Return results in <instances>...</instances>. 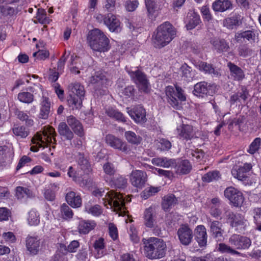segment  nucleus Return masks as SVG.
I'll return each instance as SVG.
<instances>
[{
    "mask_svg": "<svg viewBox=\"0 0 261 261\" xmlns=\"http://www.w3.org/2000/svg\"><path fill=\"white\" fill-rule=\"evenodd\" d=\"M144 253L150 259H160L165 256L166 244L163 240L155 237H150L143 240Z\"/></svg>",
    "mask_w": 261,
    "mask_h": 261,
    "instance_id": "1",
    "label": "nucleus"
},
{
    "mask_svg": "<svg viewBox=\"0 0 261 261\" xmlns=\"http://www.w3.org/2000/svg\"><path fill=\"white\" fill-rule=\"evenodd\" d=\"M176 32L173 26L165 22L159 26L152 35V42L156 48H161L168 44L174 38Z\"/></svg>",
    "mask_w": 261,
    "mask_h": 261,
    "instance_id": "2",
    "label": "nucleus"
},
{
    "mask_svg": "<svg viewBox=\"0 0 261 261\" xmlns=\"http://www.w3.org/2000/svg\"><path fill=\"white\" fill-rule=\"evenodd\" d=\"M87 41L90 48L94 51H107L110 49L108 38L98 29L89 31Z\"/></svg>",
    "mask_w": 261,
    "mask_h": 261,
    "instance_id": "3",
    "label": "nucleus"
},
{
    "mask_svg": "<svg viewBox=\"0 0 261 261\" xmlns=\"http://www.w3.org/2000/svg\"><path fill=\"white\" fill-rule=\"evenodd\" d=\"M69 97L67 101L69 107L78 109L82 103V98L85 95L84 88L79 83H71L68 85Z\"/></svg>",
    "mask_w": 261,
    "mask_h": 261,
    "instance_id": "4",
    "label": "nucleus"
},
{
    "mask_svg": "<svg viewBox=\"0 0 261 261\" xmlns=\"http://www.w3.org/2000/svg\"><path fill=\"white\" fill-rule=\"evenodd\" d=\"M55 136H56V132L52 127H49L47 131L44 132L43 135L37 133L32 140V143L36 145L32 146L31 147V150L33 152H37L40 147H47L48 144L51 142V138H53V139L55 141Z\"/></svg>",
    "mask_w": 261,
    "mask_h": 261,
    "instance_id": "5",
    "label": "nucleus"
},
{
    "mask_svg": "<svg viewBox=\"0 0 261 261\" xmlns=\"http://www.w3.org/2000/svg\"><path fill=\"white\" fill-rule=\"evenodd\" d=\"M165 93L168 103L176 109H179L181 107L179 101H184L186 99L184 90L178 86H176L175 89L172 86H167L165 89Z\"/></svg>",
    "mask_w": 261,
    "mask_h": 261,
    "instance_id": "6",
    "label": "nucleus"
},
{
    "mask_svg": "<svg viewBox=\"0 0 261 261\" xmlns=\"http://www.w3.org/2000/svg\"><path fill=\"white\" fill-rule=\"evenodd\" d=\"M127 72L140 91L146 94L150 92L151 88L149 81L144 72L139 69L135 71L127 70Z\"/></svg>",
    "mask_w": 261,
    "mask_h": 261,
    "instance_id": "7",
    "label": "nucleus"
},
{
    "mask_svg": "<svg viewBox=\"0 0 261 261\" xmlns=\"http://www.w3.org/2000/svg\"><path fill=\"white\" fill-rule=\"evenodd\" d=\"M224 196L236 207L241 206L244 200L242 192L233 187H228L225 190Z\"/></svg>",
    "mask_w": 261,
    "mask_h": 261,
    "instance_id": "8",
    "label": "nucleus"
},
{
    "mask_svg": "<svg viewBox=\"0 0 261 261\" xmlns=\"http://www.w3.org/2000/svg\"><path fill=\"white\" fill-rule=\"evenodd\" d=\"M229 243L237 249H246L251 244V241L249 238L237 234H234L229 238Z\"/></svg>",
    "mask_w": 261,
    "mask_h": 261,
    "instance_id": "9",
    "label": "nucleus"
},
{
    "mask_svg": "<svg viewBox=\"0 0 261 261\" xmlns=\"http://www.w3.org/2000/svg\"><path fill=\"white\" fill-rule=\"evenodd\" d=\"M105 140L108 145L115 149H119L125 153H127L130 150L126 143L112 135H107Z\"/></svg>",
    "mask_w": 261,
    "mask_h": 261,
    "instance_id": "10",
    "label": "nucleus"
},
{
    "mask_svg": "<svg viewBox=\"0 0 261 261\" xmlns=\"http://www.w3.org/2000/svg\"><path fill=\"white\" fill-rule=\"evenodd\" d=\"M130 181L134 187L142 188L147 181L146 173L141 170L133 171L130 175Z\"/></svg>",
    "mask_w": 261,
    "mask_h": 261,
    "instance_id": "11",
    "label": "nucleus"
},
{
    "mask_svg": "<svg viewBox=\"0 0 261 261\" xmlns=\"http://www.w3.org/2000/svg\"><path fill=\"white\" fill-rule=\"evenodd\" d=\"M258 35L257 31L254 29L247 30L241 32H238L235 34L234 39L237 42H242L243 40H246L248 42H255L256 37Z\"/></svg>",
    "mask_w": 261,
    "mask_h": 261,
    "instance_id": "12",
    "label": "nucleus"
},
{
    "mask_svg": "<svg viewBox=\"0 0 261 261\" xmlns=\"http://www.w3.org/2000/svg\"><path fill=\"white\" fill-rule=\"evenodd\" d=\"M225 215L227 219L228 223L230 224L232 227H240V228L244 227L243 218L240 214H236L230 211H226Z\"/></svg>",
    "mask_w": 261,
    "mask_h": 261,
    "instance_id": "13",
    "label": "nucleus"
},
{
    "mask_svg": "<svg viewBox=\"0 0 261 261\" xmlns=\"http://www.w3.org/2000/svg\"><path fill=\"white\" fill-rule=\"evenodd\" d=\"M179 137L187 141L194 138H197L193 126L189 124H182L177 128Z\"/></svg>",
    "mask_w": 261,
    "mask_h": 261,
    "instance_id": "14",
    "label": "nucleus"
},
{
    "mask_svg": "<svg viewBox=\"0 0 261 261\" xmlns=\"http://www.w3.org/2000/svg\"><path fill=\"white\" fill-rule=\"evenodd\" d=\"M127 112L131 118L137 123L144 122L146 120V111L140 105L135 107Z\"/></svg>",
    "mask_w": 261,
    "mask_h": 261,
    "instance_id": "15",
    "label": "nucleus"
},
{
    "mask_svg": "<svg viewBox=\"0 0 261 261\" xmlns=\"http://www.w3.org/2000/svg\"><path fill=\"white\" fill-rule=\"evenodd\" d=\"M213 86L205 82H201L195 85L193 93L194 95L203 97L212 92Z\"/></svg>",
    "mask_w": 261,
    "mask_h": 261,
    "instance_id": "16",
    "label": "nucleus"
},
{
    "mask_svg": "<svg viewBox=\"0 0 261 261\" xmlns=\"http://www.w3.org/2000/svg\"><path fill=\"white\" fill-rule=\"evenodd\" d=\"M105 24L111 32H118L121 30L119 20L115 15L112 13H109L106 16Z\"/></svg>",
    "mask_w": 261,
    "mask_h": 261,
    "instance_id": "17",
    "label": "nucleus"
},
{
    "mask_svg": "<svg viewBox=\"0 0 261 261\" xmlns=\"http://www.w3.org/2000/svg\"><path fill=\"white\" fill-rule=\"evenodd\" d=\"M50 101L48 97L44 96L40 102V109L39 117L40 118L46 119L51 112Z\"/></svg>",
    "mask_w": 261,
    "mask_h": 261,
    "instance_id": "18",
    "label": "nucleus"
},
{
    "mask_svg": "<svg viewBox=\"0 0 261 261\" xmlns=\"http://www.w3.org/2000/svg\"><path fill=\"white\" fill-rule=\"evenodd\" d=\"M40 240L34 237H28L26 240L27 250L33 255H36L40 250Z\"/></svg>",
    "mask_w": 261,
    "mask_h": 261,
    "instance_id": "19",
    "label": "nucleus"
},
{
    "mask_svg": "<svg viewBox=\"0 0 261 261\" xmlns=\"http://www.w3.org/2000/svg\"><path fill=\"white\" fill-rule=\"evenodd\" d=\"M109 203L116 209L121 210L124 206L125 202L123 196L118 193H113L109 195Z\"/></svg>",
    "mask_w": 261,
    "mask_h": 261,
    "instance_id": "20",
    "label": "nucleus"
},
{
    "mask_svg": "<svg viewBox=\"0 0 261 261\" xmlns=\"http://www.w3.org/2000/svg\"><path fill=\"white\" fill-rule=\"evenodd\" d=\"M178 203L177 198L173 194L165 195L162 199V207L165 211H168Z\"/></svg>",
    "mask_w": 261,
    "mask_h": 261,
    "instance_id": "21",
    "label": "nucleus"
},
{
    "mask_svg": "<svg viewBox=\"0 0 261 261\" xmlns=\"http://www.w3.org/2000/svg\"><path fill=\"white\" fill-rule=\"evenodd\" d=\"M76 158L80 169L85 174H89L91 171L92 169L88 160L85 157L84 153L80 152H78Z\"/></svg>",
    "mask_w": 261,
    "mask_h": 261,
    "instance_id": "22",
    "label": "nucleus"
},
{
    "mask_svg": "<svg viewBox=\"0 0 261 261\" xmlns=\"http://www.w3.org/2000/svg\"><path fill=\"white\" fill-rule=\"evenodd\" d=\"M212 8L215 12H223L231 9L232 4L229 0H217L213 3Z\"/></svg>",
    "mask_w": 261,
    "mask_h": 261,
    "instance_id": "23",
    "label": "nucleus"
},
{
    "mask_svg": "<svg viewBox=\"0 0 261 261\" xmlns=\"http://www.w3.org/2000/svg\"><path fill=\"white\" fill-rule=\"evenodd\" d=\"M241 16L239 14H235L232 17L225 18L223 20V25L229 30H232L242 24Z\"/></svg>",
    "mask_w": 261,
    "mask_h": 261,
    "instance_id": "24",
    "label": "nucleus"
},
{
    "mask_svg": "<svg viewBox=\"0 0 261 261\" xmlns=\"http://www.w3.org/2000/svg\"><path fill=\"white\" fill-rule=\"evenodd\" d=\"M151 163L154 165L164 168L174 167L176 165L175 160L165 157L153 158L151 160Z\"/></svg>",
    "mask_w": 261,
    "mask_h": 261,
    "instance_id": "25",
    "label": "nucleus"
},
{
    "mask_svg": "<svg viewBox=\"0 0 261 261\" xmlns=\"http://www.w3.org/2000/svg\"><path fill=\"white\" fill-rule=\"evenodd\" d=\"M227 67L230 70V75L234 77V80L240 81L244 77L245 75L243 70L234 63L231 62H228Z\"/></svg>",
    "mask_w": 261,
    "mask_h": 261,
    "instance_id": "26",
    "label": "nucleus"
},
{
    "mask_svg": "<svg viewBox=\"0 0 261 261\" xmlns=\"http://www.w3.org/2000/svg\"><path fill=\"white\" fill-rule=\"evenodd\" d=\"M67 202L72 207H79L82 204V199L79 195H76L73 191L69 192L66 196Z\"/></svg>",
    "mask_w": 261,
    "mask_h": 261,
    "instance_id": "27",
    "label": "nucleus"
},
{
    "mask_svg": "<svg viewBox=\"0 0 261 261\" xmlns=\"http://www.w3.org/2000/svg\"><path fill=\"white\" fill-rule=\"evenodd\" d=\"M195 66L200 71H203L205 73L218 75L219 72L216 70L213 66L205 62L199 61L195 63Z\"/></svg>",
    "mask_w": 261,
    "mask_h": 261,
    "instance_id": "28",
    "label": "nucleus"
},
{
    "mask_svg": "<svg viewBox=\"0 0 261 261\" xmlns=\"http://www.w3.org/2000/svg\"><path fill=\"white\" fill-rule=\"evenodd\" d=\"M177 233L179 239L183 245H187L191 242L193 237L191 229H178Z\"/></svg>",
    "mask_w": 261,
    "mask_h": 261,
    "instance_id": "29",
    "label": "nucleus"
},
{
    "mask_svg": "<svg viewBox=\"0 0 261 261\" xmlns=\"http://www.w3.org/2000/svg\"><path fill=\"white\" fill-rule=\"evenodd\" d=\"M105 179L111 186H114L119 189L124 188L127 184V179L122 176H118L110 179H108L107 177H105Z\"/></svg>",
    "mask_w": 261,
    "mask_h": 261,
    "instance_id": "30",
    "label": "nucleus"
},
{
    "mask_svg": "<svg viewBox=\"0 0 261 261\" xmlns=\"http://www.w3.org/2000/svg\"><path fill=\"white\" fill-rule=\"evenodd\" d=\"M187 17L188 23L186 24L187 30H192L195 28L200 22L199 16L194 11L188 13Z\"/></svg>",
    "mask_w": 261,
    "mask_h": 261,
    "instance_id": "31",
    "label": "nucleus"
},
{
    "mask_svg": "<svg viewBox=\"0 0 261 261\" xmlns=\"http://www.w3.org/2000/svg\"><path fill=\"white\" fill-rule=\"evenodd\" d=\"M210 42L215 49L219 53L227 51L229 49L228 43L224 39L213 38L211 40Z\"/></svg>",
    "mask_w": 261,
    "mask_h": 261,
    "instance_id": "32",
    "label": "nucleus"
},
{
    "mask_svg": "<svg viewBox=\"0 0 261 261\" xmlns=\"http://www.w3.org/2000/svg\"><path fill=\"white\" fill-rule=\"evenodd\" d=\"M59 134L67 140H71L73 138V133L65 122H61L58 127Z\"/></svg>",
    "mask_w": 261,
    "mask_h": 261,
    "instance_id": "33",
    "label": "nucleus"
},
{
    "mask_svg": "<svg viewBox=\"0 0 261 261\" xmlns=\"http://www.w3.org/2000/svg\"><path fill=\"white\" fill-rule=\"evenodd\" d=\"M106 243L104 239L99 238L96 240L93 244V247L97 252L96 257L99 258L105 254Z\"/></svg>",
    "mask_w": 261,
    "mask_h": 261,
    "instance_id": "34",
    "label": "nucleus"
},
{
    "mask_svg": "<svg viewBox=\"0 0 261 261\" xmlns=\"http://www.w3.org/2000/svg\"><path fill=\"white\" fill-rule=\"evenodd\" d=\"M106 113L107 115L116 120L124 122L126 119L122 113L113 108H108L106 109Z\"/></svg>",
    "mask_w": 261,
    "mask_h": 261,
    "instance_id": "35",
    "label": "nucleus"
},
{
    "mask_svg": "<svg viewBox=\"0 0 261 261\" xmlns=\"http://www.w3.org/2000/svg\"><path fill=\"white\" fill-rule=\"evenodd\" d=\"M107 79L104 74L100 72H97L95 74L91 76L90 83L92 84H96L98 87L102 86L106 84Z\"/></svg>",
    "mask_w": 261,
    "mask_h": 261,
    "instance_id": "36",
    "label": "nucleus"
},
{
    "mask_svg": "<svg viewBox=\"0 0 261 261\" xmlns=\"http://www.w3.org/2000/svg\"><path fill=\"white\" fill-rule=\"evenodd\" d=\"M174 167L176 168V172L181 174L188 173L191 169V166L188 160L182 161Z\"/></svg>",
    "mask_w": 261,
    "mask_h": 261,
    "instance_id": "37",
    "label": "nucleus"
},
{
    "mask_svg": "<svg viewBox=\"0 0 261 261\" xmlns=\"http://www.w3.org/2000/svg\"><path fill=\"white\" fill-rule=\"evenodd\" d=\"M16 196L19 199L23 198H31L34 197L33 192L27 188L17 187L16 189Z\"/></svg>",
    "mask_w": 261,
    "mask_h": 261,
    "instance_id": "38",
    "label": "nucleus"
},
{
    "mask_svg": "<svg viewBox=\"0 0 261 261\" xmlns=\"http://www.w3.org/2000/svg\"><path fill=\"white\" fill-rule=\"evenodd\" d=\"M148 17L152 19L156 15L157 7L155 0H145Z\"/></svg>",
    "mask_w": 261,
    "mask_h": 261,
    "instance_id": "39",
    "label": "nucleus"
},
{
    "mask_svg": "<svg viewBox=\"0 0 261 261\" xmlns=\"http://www.w3.org/2000/svg\"><path fill=\"white\" fill-rule=\"evenodd\" d=\"M60 216L64 220H69L72 218L73 212L66 203H63L60 207Z\"/></svg>",
    "mask_w": 261,
    "mask_h": 261,
    "instance_id": "40",
    "label": "nucleus"
},
{
    "mask_svg": "<svg viewBox=\"0 0 261 261\" xmlns=\"http://www.w3.org/2000/svg\"><path fill=\"white\" fill-rule=\"evenodd\" d=\"M196 239L200 247L205 246L207 243V236L205 229H197Z\"/></svg>",
    "mask_w": 261,
    "mask_h": 261,
    "instance_id": "41",
    "label": "nucleus"
},
{
    "mask_svg": "<svg viewBox=\"0 0 261 261\" xmlns=\"http://www.w3.org/2000/svg\"><path fill=\"white\" fill-rule=\"evenodd\" d=\"M182 71V77L188 82L193 80L195 76V73L192 71L191 68L187 64L182 65L181 67Z\"/></svg>",
    "mask_w": 261,
    "mask_h": 261,
    "instance_id": "42",
    "label": "nucleus"
},
{
    "mask_svg": "<svg viewBox=\"0 0 261 261\" xmlns=\"http://www.w3.org/2000/svg\"><path fill=\"white\" fill-rule=\"evenodd\" d=\"M85 208L86 212L94 216H98L102 213V210L98 204L92 206L89 203H88L85 204Z\"/></svg>",
    "mask_w": 261,
    "mask_h": 261,
    "instance_id": "43",
    "label": "nucleus"
},
{
    "mask_svg": "<svg viewBox=\"0 0 261 261\" xmlns=\"http://www.w3.org/2000/svg\"><path fill=\"white\" fill-rule=\"evenodd\" d=\"M158 148L161 151H167L169 150L172 146L170 141L165 138H160L156 141Z\"/></svg>",
    "mask_w": 261,
    "mask_h": 261,
    "instance_id": "44",
    "label": "nucleus"
},
{
    "mask_svg": "<svg viewBox=\"0 0 261 261\" xmlns=\"http://www.w3.org/2000/svg\"><path fill=\"white\" fill-rule=\"evenodd\" d=\"M15 114L18 119L22 121H25L27 125L32 126L33 125V120L24 112L16 110Z\"/></svg>",
    "mask_w": 261,
    "mask_h": 261,
    "instance_id": "45",
    "label": "nucleus"
},
{
    "mask_svg": "<svg viewBox=\"0 0 261 261\" xmlns=\"http://www.w3.org/2000/svg\"><path fill=\"white\" fill-rule=\"evenodd\" d=\"M13 134L21 138H26L29 135L28 130L23 126L15 125L12 128Z\"/></svg>",
    "mask_w": 261,
    "mask_h": 261,
    "instance_id": "46",
    "label": "nucleus"
},
{
    "mask_svg": "<svg viewBox=\"0 0 261 261\" xmlns=\"http://www.w3.org/2000/svg\"><path fill=\"white\" fill-rule=\"evenodd\" d=\"M125 136L127 141L132 144H138L141 141V138L132 131L126 132Z\"/></svg>",
    "mask_w": 261,
    "mask_h": 261,
    "instance_id": "47",
    "label": "nucleus"
},
{
    "mask_svg": "<svg viewBox=\"0 0 261 261\" xmlns=\"http://www.w3.org/2000/svg\"><path fill=\"white\" fill-rule=\"evenodd\" d=\"M18 99L22 102L30 103L34 100V95L29 92H22L18 94Z\"/></svg>",
    "mask_w": 261,
    "mask_h": 261,
    "instance_id": "48",
    "label": "nucleus"
},
{
    "mask_svg": "<svg viewBox=\"0 0 261 261\" xmlns=\"http://www.w3.org/2000/svg\"><path fill=\"white\" fill-rule=\"evenodd\" d=\"M220 173L218 171L208 172L202 176V180L204 182H209L214 180H218L220 177Z\"/></svg>",
    "mask_w": 261,
    "mask_h": 261,
    "instance_id": "49",
    "label": "nucleus"
},
{
    "mask_svg": "<svg viewBox=\"0 0 261 261\" xmlns=\"http://www.w3.org/2000/svg\"><path fill=\"white\" fill-rule=\"evenodd\" d=\"M231 173L234 177L240 180H244L247 177L245 170L241 167L238 168H233L231 170Z\"/></svg>",
    "mask_w": 261,
    "mask_h": 261,
    "instance_id": "50",
    "label": "nucleus"
},
{
    "mask_svg": "<svg viewBox=\"0 0 261 261\" xmlns=\"http://www.w3.org/2000/svg\"><path fill=\"white\" fill-rule=\"evenodd\" d=\"M36 18L38 21L42 24L49 23L50 19L46 17V12L43 9H38Z\"/></svg>",
    "mask_w": 261,
    "mask_h": 261,
    "instance_id": "51",
    "label": "nucleus"
},
{
    "mask_svg": "<svg viewBox=\"0 0 261 261\" xmlns=\"http://www.w3.org/2000/svg\"><path fill=\"white\" fill-rule=\"evenodd\" d=\"M145 224L147 227L153 226L152 208L149 207L146 210L144 214Z\"/></svg>",
    "mask_w": 261,
    "mask_h": 261,
    "instance_id": "52",
    "label": "nucleus"
},
{
    "mask_svg": "<svg viewBox=\"0 0 261 261\" xmlns=\"http://www.w3.org/2000/svg\"><path fill=\"white\" fill-rule=\"evenodd\" d=\"M261 145V139L259 138H255L249 146L248 152L250 154H254L258 150Z\"/></svg>",
    "mask_w": 261,
    "mask_h": 261,
    "instance_id": "53",
    "label": "nucleus"
},
{
    "mask_svg": "<svg viewBox=\"0 0 261 261\" xmlns=\"http://www.w3.org/2000/svg\"><path fill=\"white\" fill-rule=\"evenodd\" d=\"M103 169L107 175L106 177H107L108 178V176H109L111 177L112 176H114L116 172V169L114 165L109 162L106 163L103 165Z\"/></svg>",
    "mask_w": 261,
    "mask_h": 261,
    "instance_id": "54",
    "label": "nucleus"
},
{
    "mask_svg": "<svg viewBox=\"0 0 261 261\" xmlns=\"http://www.w3.org/2000/svg\"><path fill=\"white\" fill-rule=\"evenodd\" d=\"M245 118L244 116H240L239 118H234L232 120H229L227 123L228 124V129L229 130L232 129L233 127V125H238L239 127L244 122Z\"/></svg>",
    "mask_w": 261,
    "mask_h": 261,
    "instance_id": "55",
    "label": "nucleus"
},
{
    "mask_svg": "<svg viewBox=\"0 0 261 261\" xmlns=\"http://www.w3.org/2000/svg\"><path fill=\"white\" fill-rule=\"evenodd\" d=\"M159 191V189L158 188L155 187H150L149 188L146 189L142 193L141 197L146 199L148 198L149 197L153 195L154 194L158 193Z\"/></svg>",
    "mask_w": 261,
    "mask_h": 261,
    "instance_id": "56",
    "label": "nucleus"
},
{
    "mask_svg": "<svg viewBox=\"0 0 261 261\" xmlns=\"http://www.w3.org/2000/svg\"><path fill=\"white\" fill-rule=\"evenodd\" d=\"M239 55L243 57L250 56L253 54V50L246 46H243L239 48Z\"/></svg>",
    "mask_w": 261,
    "mask_h": 261,
    "instance_id": "57",
    "label": "nucleus"
},
{
    "mask_svg": "<svg viewBox=\"0 0 261 261\" xmlns=\"http://www.w3.org/2000/svg\"><path fill=\"white\" fill-rule=\"evenodd\" d=\"M138 5L137 1L128 0L125 3V7L126 10L129 12H133L135 10Z\"/></svg>",
    "mask_w": 261,
    "mask_h": 261,
    "instance_id": "58",
    "label": "nucleus"
},
{
    "mask_svg": "<svg viewBox=\"0 0 261 261\" xmlns=\"http://www.w3.org/2000/svg\"><path fill=\"white\" fill-rule=\"evenodd\" d=\"M79 226L81 228H94L96 226V224L94 221H81Z\"/></svg>",
    "mask_w": 261,
    "mask_h": 261,
    "instance_id": "59",
    "label": "nucleus"
},
{
    "mask_svg": "<svg viewBox=\"0 0 261 261\" xmlns=\"http://www.w3.org/2000/svg\"><path fill=\"white\" fill-rule=\"evenodd\" d=\"M231 249V247L224 243H220L217 247V250L222 253H230Z\"/></svg>",
    "mask_w": 261,
    "mask_h": 261,
    "instance_id": "60",
    "label": "nucleus"
},
{
    "mask_svg": "<svg viewBox=\"0 0 261 261\" xmlns=\"http://www.w3.org/2000/svg\"><path fill=\"white\" fill-rule=\"evenodd\" d=\"M176 215L175 214H169L167 216V220H166V224L167 227H177V226L176 225V223L175 220L172 222L173 219L176 218Z\"/></svg>",
    "mask_w": 261,
    "mask_h": 261,
    "instance_id": "61",
    "label": "nucleus"
},
{
    "mask_svg": "<svg viewBox=\"0 0 261 261\" xmlns=\"http://www.w3.org/2000/svg\"><path fill=\"white\" fill-rule=\"evenodd\" d=\"M10 211L6 207H0V221L8 220L10 216Z\"/></svg>",
    "mask_w": 261,
    "mask_h": 261,
    "instance_id": "62",
    "label": "nucleus"
},
{
    "mask_svg": "<svg viewBox=\"0 0 261 261\" xmlns=\"http://www.w3.org/2000/svg\"><path fill=\"white\" fill-rule=\"evenodd\" d=\"M49 52L45 50H39L33 54L34 57H36L40 60H44L49 57Z\"/></svg>",
    "mask_w": 261,
    "mask_h": 261,
    "instance_id": "63",
    "label": "nucleus"
},
{
    "mask_svg": "<svg viewBox=\"0 0 261 261\" xmlns=\"http://www.w3.org/2000/svg\"><path fill=\"white\" fill-rule=\"evenodd\" d=\"M28 222L31 226L36 225L39 222V220L35 212H31L29 213Z\"/></svg>",
    "mask_w": 261,
    "mask_h": 261,
    "instance_id": "64",
    "label": "nucleus"
}]
</instances>
